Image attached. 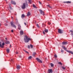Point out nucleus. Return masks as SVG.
Masks as SVG:
<instances>
[{
  "label": "nucleus",
  "mask_w": 73,
  "mask_h": 73,
  "mask_svg": "<svg viewBox=\"0 0 73 73\" xmlns=\"http://www.w3.org/2000/svg\"><path fill=\"white\" fill-rule=\"evenodd\" d=\"M25 38H24V40L25 42H28L29 41V40H31V39L29 38L27 35L25 36Z\"/></svg>",
  "instance_id": "obj_1"
},
{
  "label": "nucleus",
  "mask_w": 73,
  "mask_h": 73,
  "mask_svg": "<svg viewBox=\"0 0 73 73\" xmlns=\"http://www.w3.org/2000/svg\"><path fill=\"white\" fill-rule=\"evenodd\" d=\"M62 48L64 49V50H66V52H68V53H71V54H73V52L71 51H69L68 50H66V48L64 46H62Z\"/></svg>",
  "instance_id": "obj_2"
},
{
  "label": "nucleus",
  "mask_w": 73,
  "mask_h": 73,
  "mask_svg": "<svg viewBox=\"0 0 73 73\" xmlns=\"http://www.w3.org/2000/svg\"><path fill=\"white\" fill-rule=\"evenodd\" d=\"M26 6H28V3L27 2H26V3H23V5L22 6V9H25V5Z\"/></svg>",
  "instance_id": "obj_3"
},
{
  "label": "nucleus",
  "mask_w": 73,
  "mask_h": 73,
  "mask_svg": "<svg viewBox=\"0 0 73 73\" xmlns=\"http://www.w3.org/2000/svg\"><path fill=\"white\" fill-rule=\"evenodd\" d=\"M4 45H5V43H4V42L1 45V42H0V47L3 48H4Z\"/></svg>",
  "instance_id": "obj_4"
},
{
  "label": "nucleus",
  "mask_w": 73,
  "mask_h": 73,
  "mask_svg": "<svg viewBox=\"0 0 73 73\" xmlns=\"http://www.w3.org/2000/svg\"><path fill=\"white\" fill-rule=\"evenodd\" d=\"M11 25L14 28H16V25H15L13 23V22H11L10 23Z\"/></svg>",
  "instance_id": "obj_5"
},
{
  "label": "nucleus",
  "mask_w": 73,
  "mask_h": 73,
  "mask_svg": "<svg viewBox=\"0 0 73 73\" xmlns=\"http://www.w3.org/2000/svg\"><path fill=\"white\" fill-rule=\"evenodd\" d=\"M58 32L59 33H63V31L60 29H58Z\"/></svg>",
  "instance_id": "obj_6"
},
{
  "label": "nucleus",
  "mask_w": 73,
  "mask_h": 73,
  "mask_svg": "<svg viewBox=\"0 0 73 73\" xmlns=\"http://www.w3.org/2000/svg\"><path fill=\"white\" fill-rule=\"evenodd\" d=\"M36 60H37V61L39 62H40V63H42V61H41V60L39 58H36Z\"/></svg>",
  "instance_id": "obj_7"
},
{
  "label": "nucleus",
  "mask_w": 73,
  "mask_h": 73,
  "mask_svg": "<svg viewBox=\"0 0 73 73\" xmlns=\"http://www.w3.org/2000/svg\"><path fill=\"white\" fill-rule=\"evenodd\" d=\"M39 11L40 14H42V15H44V11H42L41 10H40Z\"/></svg>",
  "instance_id": "obj_8"
},
{
  "label": "nucleus",
  "mask_w": 73,
  "mask_h": 73,
  "mask_svg": "<svg viewBox=\"0 0 73 73\" xmlns=\"http://www.w3.org/2000/svg\"><path fill=\"white\" fill-rule=\"evenodd\" d=\"M11 3L12 4H14V5H16V2L13 1H11Z\"/></svg>",
  "instance_id": "obj_9"
},
{
  "label": "nucleus",
  "mask_w": 73,
  "mask_h": 73,
  "mask_svg": "<svg viewBox=\"0 0 73 73\" xmlns=\"http://www.w3.org/2000/svg\"><path fill=\"white\" fill-rule=\"evenodd\" d=\"M48 72L49 73H53V70L52 69H49L48 70Z\"/></svg>",
  "instance_id": "obj_10"
},
{
  "label": "nucleus",
  "mask_w": 73,
  "mask_h": 73,
  "mask_svg": "<svg viewBox=\"0 0 73 73\" xmlns=\"http://www.w3.org/2000/svg\"><path fill=\"white\" fill-rule=\"evenodd\" d=\"M68 44V43L66 42H62V44L63 45H67Z\"/></svg>",
  "instance_id": "obj_11"
},
{
  "label": "nucleus",
  "mask_w": 73,
  "mask_h": 73,
  "mask_svg": "<svg viewBox=\"0 0 73 73\" xmlns=\"http://www.w3.org/2000/svg\"><path fill=\"white\" fill-rule=\"evenodd\" d=\"M23 34H24V32H23V31H20V34L21 35H23Z\"/></svg>",
  "instance_id": "obj_12"
},
{
  "label": "nucleus",
  "mask_w": 73,
  "mask_h": 73,
  "mask_svg": "<svg viewBox=\"0 0 73 73\" xmlns=\"http://www.w3.org/2000/svg\"><path fill=\"white\" fill-rule=\"evenodd\" d=\"M20 65H17V69H18V70L20 69Z\"/></svg>",
  "instance_id": "obj_13"
},
{
  "label": "nucleus",
  "mask_w": 73,
  "mask_h": 73,
  "mask_svg": "<svg viewBox=\"0 0 73 73\" xmlns=\"http://www.w3.org/2000/svg\"><path fill=\"white\" fill-rule=\"evenodd\" d=\"M21 26H20V25H18V29H19V30H20V29L21 28Z\"/></svg>",
  "instance_id": "obj_14"
},
{
  "label": "nucleus",
  "mask_w": 73,
  "mask_h": 73,
  "mask_svg": "<svg viewBox=\"0 0 73 73\" xmlns=\"http://www.w3.org/2000/svg\"><path fill=\"white\" fill-rule=\"evenodd\" d=\"M28 1H29V4H32V3L31 0H28Z\"/></svg>",
  "instance_id": "obj_15"
},
{
  "label": "nucleus",
  "mask_w": 73,
  "mask_h": 73,
  "mask_svg": "<svg viewBox=\"0 0 73 73\" xmlns=\"http://www.w3.org/2000/svg\"><path fill=\"white\" fill-rule=\"evenodd\" d=\"M21 17L22 19H23L24 18V17H25V15L24 14H22L21 15Z\"/></svg>",
  "instance_id": "obj_16"
},
{
  "label": "nucleus",
  "mask_w": 73,
  "mask_h": 73,
  "mask_svg": "<svg viewBox=\"0 0 73 73\" xmlns=\"http://www.w3.org/2000/svg\"><path fill=\"white\" fill-rule=\"evenodd\" d=\"M6 51L7 52V53H9V48L7 49L6 50Z\"/></svg>",
  "instance_id": "obj_17"
},
{
  "label": "nucleus",
  "mask_w": 73,
  "mask_h": 73,
  "mask_svg": "<svg viewBox=\"0 0 73 73\" xmlns=\"http://www.w3.org/2000/svg\"><path fill=\"white\" fill-rule=\"evenodd\" d=\"M31 15V13L29 12H28L27 14V16H30Z\"/></svg>",
  "instance_id": "obj_18"
},
{
  "label": "nucleus",
  "mask_w": 73,
  "mask_h": 73,
  "mask_svg": "<svg viewBox=\"0 0 73 73\" xmlns=\"http://www.w3.org/2000/svg\"><path fill=\"white\" fill-rule=\"evenodd\" d=\"M6 44H8L9 43V42L7 40L5 42Z\"/></svg>",
  "instance_id": "obj_19"
},
{
  "label": "nucleus",
  "mask_w": 73,
  "mask_h": 73,
  "mask_svg": "<svg viewBox=\"0 0 73 73\" xmlns=\"http://www.w3.org/2000/svg\"><path fill=\"white\" fill-rule=\"evenodd\" d=\"M44 31L46 33H48V29H45Z\"/></svg>",
  "instance_id": "obj_20"
},
{
  "label": "nucleus",
  "mask_w": 73,
  "mask_h": 73,
  "mask_svg": "<svg viewBox=\"0 0 73 73\" xmlns=\"http://www.w3.org/2000/svg\"><path fill=\"white\" fill-rule=\"evenodd\" d=\"M36 54V52H33V56H35V55Z\"/></svg>",
  "instance_id": "obj_21"
},
{
  "label": "nucleus",
  "mask_w": 73,
  "mask_h": 73,
  "mask_svg": "<svg viewBox=\"0 0 73 73\" xmlns=\"http://www.w3.org/2000/svg\"><path fill=\"white\" fill-rule=\"evenodd\" d=\"M32 58V57L31 56H30L29 57H28V60H29L30 59H31Z\"/></svg>",
  "instance_id": "obj_22"
},
{
  "label": "nucleus",
  "mask_w": 73,
  "mask_h": 73,
  "mask_svg": "<svg viewBox=\"0 0 73 73\" xmlns=\"http://www.w3.org/2000/svg\"><path fill=\"white\" fill-rule=\"evenodd\" d=\"M33 7L34 8H37V7H36V6H35V5L34 4H33Z\"/></svg>",
  "instance_id": "obj_23"
},
{
  "label": "nucleus",
  "mask_w": 73,
  "mask_h": 73,
  "mask_svg": "<svg viewBox=\"0 0 73 73\" xmlns=\"http://www.w3.org/2000/svg\"><path fill=\"white\" fill-rule=\"evenodd\" d=\"M50 65H51V67H53V64L52 63H51Z\"/></svg>",
  "instance_id": "obj_24"
},
{
  "label": "nucleus",
  "mask_w": 73,
  "mask_h": 73,
  "mask_svg": "<svg viewBox=\"0 0 73 73\" xmlns=\"http://www.w3.org/2000/svg\"><path fill=\"white\" fill-rule=\"evenodd\" d=\"M30 47L31 48H33V45L32 44H30Z\"/></svg>",
  "instance_id": "obj_25"
},
{
  "label": "nucleus",
  "mask_w": 73,
  "mask_h": 73,
  "mask_svg": "<svg viewBox=\"0 0 73 73\" xmlns=\"http://www.w3.org/2000/svg\"><path fill=\"white\" fill-rule=\"evenodd\" d=\"M58 64H60V65H62V63H61V62H58Z\"/></svg>",
  "instance_id": "obj_26"
},
{
  "label": "nucleus",
  "mask_w": 73,
  "mask_h": 73,
  "mask_svg": "<svg viewBox=\"0 0 73 73\" xmlns=\"http://www.w3.org/2000/svg\"><path fill=\"white\" fill-rule=\"evenodd\" d=\"M66 3H71V2L68 1L66 2Z\"/></svg>",
  "instance_id": "obj_27"
},
{
  "label": "nucleus",
  "mask_w": 73,
  "mask_h": 73,
  "mask_svg": "<svg viewBox=\"0 0 73 73\" xmlns=\"http://www.w3.org/2000/svg\"><path fill=\"white\" fill-rule=\"evenodd\" d=\"M36 26H37L38 28H39V26H38V24H36Z\"/></svg>",
  "instance_id": "obj_28"
},
{
  "label": "nucleus",
  "mask_w": 73,
  "mask_h": 73,
  "mask_svg": "<svg viewBox=\"0 0 73 73\" xmlns=\"http://www.w3.org/2000/svg\"><path fill=\"white\" fill-rule=\"evenodd\" d=\"M62 68L64 69V70H65V68L64 67H62Z\"/></svg>",
  "instance_id": "obj_29"
},
{
  "label": "nucleus",
  "mask_w": 73,
  "mask_h": 73,
  "mask_svg": "<svg viewBox=\"0 0 73 73\" xmlns=\"http://www.w3.org/2000/svg\"><path fill=\"white\" fill-rule=\"evenodd\" d=\"M4 25H5V26H7L8 25H7V24H4Z\"/></svg>",
  "instance_id": "obj_30"
},
{
  "label": "nucleus",
  "mask_w": 73,
  "mask_h": 73,
  "mask_svg": "<svg viewBox=\"0 0 73 73\" xmlns=\"http://www.w3.org/2000/svg\"><path fill=\"white\" fill-rule=\"evenodd\" d=\"M61 52L62 53H63V52H64V50H61Z\"/></svg>",
  "instance_id": "obj_31"
},
{
  "label": "nucleus",
  "mask_w": 73,
  "mask_h": 73,
  "mask_svg": "<svg viewBox=\"0 0 73 73\" xmlns=\"http://www.w3.org/2000/svg\"><path fill=\"white\" fill-rule=\"evenodd\" d=\"M43 34H44V35H45V32L44 31H43Z\"/></svg>",
  "instance_id": "obj_32"
},
{
  "label": "nucleus",
  "mask_w": 73,
  "mask_h": 73,
  "mask_svg": "<svg viewBox=\"0 0 73 73\" xmlns=\"http://www.w3.org/2000/svg\"><path fill=\"white\" fill-rule=\"evenodd\" d=\"M19 58H21V57H22V56H21L20 55L19 56Z\"/></svg>",
  "instance_id": "obj_33"
},
{
  "label": "nucleus",
  "mask_w": 73,
  "mask_h": 73,
  "mask_svg": "<svg viewBox=\"0 0 73 73\" xmlns=\"http://www.w3.org/2000/svg\"><path fill=\"white\" fill-rule=\"evenodd\" d=\"M50 24H51V23H50L48 22V25H50Z\"/></svg>",
  "instance_id": "obj_34"
},
{
  "label": "nucleus",
  "mask_w": 73,
  "mask_h": 73,
  "mask_svg": "<svg viewBox=\"0 0 73 73\" xmlns=\"http://www.w3.org/2000/svg\"><path fill=\"white\" fill-rule=\"evenodd\" d=\"M39 4H42L41 2L40 1H39Z\"/></svg>",
  "instance_id": "obj_35"
},
{
  "label": "nucleus",
  "mask_w": 73,
  "mask_h": 73,
  "mask_svg": "<svg viewBox=\"0 0 73 73\" xmlns=\"http://www.w3.org/2000/svg\"><path fill=\"white\" fill-rule=\"evenodd\" d=\"M28 48H29H29H30V46L29 45H28Z\"/></svg>",
  "instance_id": "obj_36"
},
{
  "label": "nucleus",
  "mask_w": 73,
  "mask_h": 73,
  "mask_svg": "<svg viewBox=\"0 0 73 73\" xmlns=\"http://www.w3.org/2000/svg\"><path fill=\"white\" fill-rule=\"evenodd\" d=\"M54 57H56H56H57V55H54Z\"/></svg>",
  "instance_id": "obj_37"
},
{
  "label": "nucleus",
  "mask_w": 73,
  "mask_h": 73,
  "mask_svg": "<svg viewBox=\"0 0 73 73\" xmlns=\"http://www.w3.org/2000/svg\"><path fill=\"white\" fill-rule=\"evenodd\" d=\"M70 32H72H72H73V31L70 30Z\"/></svg>",
  "instance_id": "obj_38"
},
{
  "label": "nucleus",
  "mask_w": 73,
  "mask_h": 73,
  "mask_svg": "<svg viewBox=\"0 0 73 73\" xmlns=\"http://www.w3.org/2000/svg\"><path fill=\"white\" fill-rule=\"evenodd\" d=\"M10 9H11V10L12 9V7H10Z\"/></svg>",
  "instance_id": "obj_39"
},
{
  "label": "nucleus",
  "mask_w": 73,
  "mask_h": 73,
  "mask_svg": "<svg viewBox=\"0 0 73 73\" xmlns=\"http://www.w3.org/2000/svg\"><path fill=\"white\" fill-rule=\"evenodd\" d=\"M47 7H49V8H51V7H50V6L49 5H47Z\"/></svg>",
  "instance_id": "obj_40"
},
{
  "label": "nucleus",
  "mask_w": 73,
  "mask_h": 73,
  "mask_svg": "<svg viewBox=\"0 0 73 73\" xmlns=\"http://www.w3.org/2000/svg\"><path fill=\"white\" fill-rule=\"evenodd\" d=\"M11 32H12V33L13 32V30H11Z\"/></svg>",
  "instance_id": "obj_41"
},
{
  "label": "nucleus",
  "mask_w": 73,
  "mask_h": 73,
  "mask_svg": "<svg viewBox=\"0 0 73 73\" xmlns=\"http://www.w3.org/2000/svg\"><path fill=\"white\" fill-rule=\"evenodd\" d=\"M24 24L25 25H27V24L26 23H24Z\"/></svg>",
  "instance_id": "obj_42"
},
{
  "label": "nucleus",
  "mask_w": 73,
  "mask_h": 73,
  "mask_svg": "<svg viewBox=\"0 0 73 73\" xmlns=\"http://www.w3.org/2000/svg\"><path fill=\"white\" fill-rule=\"evenodd\" d=\"M12 46H11V44L10 45V48H11Z\"/></svg>",
  "instance_id": "obj_43"
},
{
  "label": "nucleus",
  "mask_w": 73,
  "mask_h": 73,
  "mask_svg": "<svg viewBox=\"0 0 73 73\" xmlns=\"http://www.w3.org/2000/svg\"><path fill=\"white\" fill-rule=\"evenodd\" d=\"M25 52H26V53H29V52H28L27 51H25Z\"/></svg>",
  "instance_id": "obj_44"
},
{
  "label": "nucleus",
  "mask_w": 73,
  "mask_h": 73,
  "mask_svg": "<svg viewBox=\"0 0 73 73\" xmlns=\"http://www.w3.org/2000/svg\"><path fill=\"white\" fill-rule=\"evenodd\" d=\"M71 35H73V33H71Z\"/></svg>",
  "instance_id": "obj_45"
},
{
  "label": "nucleus",
  "mask_w": 73,
  "mask_h": 73,
  "mask_svg": "<svg viewBox=\"0 0 73 73\" xmlns=\"http://www.w3.org/2000/svg\"><path fill=\"white\" fill-rule=\"evenodd\" d=\"M19 53H18V52H16V54H18Z\"/></svg>",
  "instance_id": "obj_46"
},
{
  "label": "nucleus",
  "mask_w": 73,
  "mask_h": 73,
  "mask_svg": "<svg viewBox=\"0 0 73 73\" xmlns=\"http://www.w3.org/2000/svg\"><path fill=\"white\" fill-rule=\"evenodd\" d=\"M11 62H12V59H11Z\"/></svg>",
  "instance_id": "obj_47"
},
{
  "label": "nucleus",
  "mask_w": 73,
  "mask_h": 73,
  "mask_svg": "<svg viewBox=\"0 0 73 73\" xmlns=\"http://www.w3.org/2000/svg\"><path fill=\"white\" fill-rule=\"evenodd\" d=\"M5 39H6V40H7V38H5Z\"/></svg>",
  "instance_id": "obj_48"
},
{
  "label": "nucleus",
  "mask_w": 73,
  "mask_h": 73,
  "mask_svg": "<svg viewBox=\"0 0 73 73\" xmlns=\"http://www.w3.org/2000/svg\"><path fill=\"white\" fill-rule=\"evenodd\" d=\"M11 18H12V19H13V17H11Z\"/></svg>",
  "instance_id": "obj_49"
},
{
  "label": "nucleus",
  "mask_w": 73,
  "mask_h": 73,
  "mask_svg": "<svg viewBox=\"0 0 73 73\" xmlns=\"http://www.w3.org/2000/svg\"><path fill=\"white\" fill-rule=\"evenodd\" d=\"M48 1H50V0H48Z\"/></svg>",
  "instance_id": "obj_50"
},
{
  "label": "nucleus",
  "mask_w": 73,
  "mask_h": 73,
  "mask_svg": "<svg viewBox=\"0 0 73 73\" xmlns=\"http://www.w3.org/2000/svg\"><path fill=\"white\" fill-rule=\"evenodd\" d=\"M6 23H8V22H7L6 21Z\"/></svg>",
  "instance_id": "obj_51"
}]
</instances>
